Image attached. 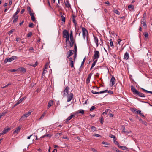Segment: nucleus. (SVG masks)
Listing matches in <instances>:
<instances>
[{
    "label": "nucleus",
    "mask_w": 152,
    "mask_h": 152,
    "mask_svg": "<svg viewBox=\"0 0 152 152\" xmlns=\"http://www.w3.org/2000/svg\"><path fill=\"white\" fill-rule=\"evenodd\" d=\"M131 90L134 94L141 97H145V95L143 93L139 92L133 86H131Z\"/></svg>",
    "instance_id": "f257e3e1"
},
{
    "label": "nucleus",
    "mask_w": 152,
    "mask_h": 152,
    "mask_svg": "<svg viewBox=\"0 0 152 152\" xmlns=\"http://www.w3.org/2000/svg\"><path fill=\"white\" fill-rule=\"evenodd\" d=\"M17 58L15 56H13L10 58H7L5 59L4 62V63H6L7 62H10L16 59Z\"/></svg>",
    "instance_id": "f03ea898"
},
{
    "label": "nucleus",
    "mask_w": 152,
    "mask_h": 152,
    "mask_svg": "<svg viewBox=\"0 0 152 152\" xmlns=\"http://www.w3.org/2000/svg\"><path fill=\"white\" fill-rule=\"evenodd\" d=\"M94 54L93 56L94 60H96L97 61L99 57L100 53L98 51H95L94 52Z\"/></svg>",
    "instance_id": "7ed1b4c3"
},
{
    "label": "nucleus",
    "mask_w": 152,
    "mask_h": 152,
    "mask_svg": "<svg viewBox=\"0 0 152 152\" xmlns=\"http://www.w3.org/2000/svg\"><path fill=\"white\" fill-rule=\"evenodd\" d=\"M67 97V101L68 102L70 101L73 98V94L72 93H70L69 94H68Z\"/></svg>",
    "instance_id": "20e7f679"
},
{
    "label": "nucleus",
    "mask_w": 152,
    "mask_h": 152,
    "mask_svg": "<svg viewBox=\"0 0 152 152\" xmlns=\"http://www.w3.org/2000/svg\"><path fill=\"white\" fill-rule=\"evenodd\" d=\"M69 87L68 86H66L64 91V93L63 94V96H65L67 95L68 94L69 90Z\"/></svg>",
    "instance_id": "39448f33"
},
{
    "label": "nucleus",
    "mask_w": 152,
    "mask_h": 152,
    "mask_svg": "<svg viewBox=\"0 0 152 152\" xmlns=\"http://www.w3.org/2000/svg\"><path fill=\"white\" fill-rule=\"evenodd\" d=\"M63 37L64 38L69 37V33L66 30H64L63 31Z\"/></svg>",
    "instance_id": "423d86ee"
},
{
    "label": "nucleus",
    "mask_w": 152,
    "mask_h": 152,
    "mask_svg": "<svg viewBox=\"0 0 152 152\" xmlns=\"http://www.w3.org/2000/svg\"><path fill=\"white\" fill-rule=\"evenodd\" d=\"M115 82V79L113 76L110 81V83L111 86L114 85Z\"/></svg>",
    "instance_id": "0eeeda50"
},
{
    "label": "nucleus",
    "mask_w": 152,
    "mask_h": 152,
    "mask_svg": "<svg viewBox=\"0 0 152 152\" xmlns=\"http://www.w3.org/2000/svg\"><path fill=\"white\" fill-rule=\"evenodd\" d=\"M18 16L17 15H15L14 14L12 18V19H13V23H15L17 22L18 20Z\"/></svg>",
    "instance_id": "6e6552de"
},
{
    "label": "nucleus",
    "mask_w": 152,
    "mask_h": 152,
    "mask_svg": "<svg viewBox=\"0 0 152 152\" xmlns=\"http://www.w3.org/2000/svg\"><path fill=\"white\" fill-rule=\"evenodd\" d=\"M10 130V129L9 128H7L6 129H5L3 131L2 133H0V135H3L7 132L9 131Z\"/></svg>",
    "instance_id": "1a4fd4ad"
},
{
    "label": "nucleus",
    "mask_w": 152,
    "mask_h": 152,
    "mask_svg": "<svg viewBox=\"0 0 152 152\" xmlns=\"http://www.w3.org/2000/svg\"><path fill=\"white\" fill-rule=\"evenodd\" d=\"M26 97H24L23 98H22L21 99H20L19 101H18L14 105V107H15L18 104L20 103L24 99H26Z\"/></svg>",
    "instance_id": "9d476101"
},
{
    "label": "nucleus",
    "mask_w": 152,
    "mask_h": 152,
    "mask_svg": "<svg viewBox=\"0 0 152 152\" xmlns=\"http://www.w3.org/2000/svg\"><path fill=\"white\" fill-rule=\"evenodd\" d=\"M92 74L93 73H90L88 75V77L86 80V83L87 84H88L90 82L91 77Z\"/></svg>",
    "instance_id": "9b49d317"
},
{
    "label": "nucleus",
    "mask_w": 152,
    "mask_h": 152,
    "mask_svg": "<svg viewBox=\"0 0 152 152\" xmlns=\"http://www.w3.org/2000/svg\"><path fill=\"white\" fill-rule=\"evenodd\" d=\"M64 3L66 7V8H69L71 7V5L69 3V1L68 0H66V1H64Z\"/></svg>",
    "instance_id": "f8f14e48"
},
{
    "label": "nucleus",
    "mask_w": 152,
    "mask_h": 152,
    "mask_svg": "<svg viewBox=\"0 0 152 152\" xmlns=\"http://www.w3.org/2000/svg\"><path fill=\"white\" fill-rule=\"evenodd\" d=\"M70 39V41H69V42L70 46L71 47H72L73 45L74 41H74V38H72Z\"/></svg>",
    "instance_id": "ddd939ff"
},
{
    "label": "nucleus",
    "mask_w": 152,
    "mask_h": 152,
    "mask_svg": "<svg viewBox=\"0 0 152 152\" xmlns=\"http://www.w3.org/2000/svg\"><path fill=\"white\" fill-rule=\"evenodd\" d=\"M18 71H20L21 72L25 73L26 72V70L25 68L23 67H20L18 69Z\"/></svg>",
    "instance_id": "4468645a"
},
{
    "label": "nucleus",
    "mask_w": 152,
    "mask_h": 152,
    "mask_svg": "<svg viewBox=\"0 0 152 152\" xmlns=\"http://www.w3.org/2000/svg\"><path fill=\"white\" fill-rule=\"evenodd\" d=\"M82 35H86V34H88V31L86 28L84 27L82 28Z\"/></svg>",
    "instance_id": "2eb2a0df"
},
{
    "label": "nucleus",
    "mask_w": 152,
    "mask_h": 152,
    "mask_svg": "<svg viewBox=\"0 0 152 152\" xmlns=\"http://www.w3.org/2000/svg\"><path fill=\"white\" fill-rule=\"evenodd\" d=\"M73 54V50H69V52H68L67 53V58H69Z\"/></svg>",
    "instance_id": "dca6fc26"
},
{
    "label": "nucleus",
    "mask_w": 152,
    "mask_h": 152,
    "mask_svg": "<svg viewBox=\"0 0 152 152\" xmlns=\"http://www.w3.org/2000/svg\"><path fill=\"white\" fill-rule=\"evenodd\" d=\"M94 42L96 45V47H98L99 45L98 39L97 37L95 36H94Z\"/></svg>",
    "instance_id": "f3484780"
},
{
    "label": "nucleus",
    "mask_w": 152,
    "mask_h": 152,
    "mask_svg": "<svg viewBox=\"0 0 152 152\" xmlns=\"http://www.w3.org/2000/svg\"><path fill=\"white\" fill-rule=\"evenodd\" d=\"M53 101L52 100H51L49 102L48 105V109H49L50 107L53 105Z\"/></svg>",
    "instance_id": "a211bd4d"
},
{
    "label": "nucleus",
    "mask_w": 152,
    "mask_h": 152,
    "mask_svg": "<svg viewBox=\"0 0 152 152\" xmlns=\"http://www.w3.org/2000/svg\"><path fill=\"white\" fill-rule=\"evenodd\" d=\"M91 93H92L93 94H102L104 93V91H101L99 92H96V91H95L94 90H92L91 91Z\"/></svg>",
    "instance_id": "6ab92c4d"
},
{
    "label": "nucleus",
    "mask_w": 152,
    "mask_h": 152,
    "mask_svg": "<svg viewBox=\"0 0 152 152\" xmlns=\"http://www.w3.org/2000/svg\"><path fill=\"white\" fill-rule=\"evenodd\" d=\"M129 57V54L127 52H126L124 56V59H125L126 60H127Z\"/></svg>",
    "instance_id": "aec40b11"
},
{
    "label": "nucleus",
    "mask_w": 152,
    "mask_h": 152,
    "mask_svg": "<svg viewBox=\"0 0 152 152\" xmlns=\"http://www.w3.org/2000/svg\"><path fill=\"white\" fill-rule=\"evenodd\" d=\"M75 117V116L74 115H71L70 116L68 117L66 119L65 122H66L69 121L72 118L74 117Z\"/></svg>",
    "instance_id": "412c9836"
},
{
    "label": "nucleus",
    "mask_w": 152,
    "mask_h": 152,
    "mask_svg": "<svg viewBox=\"0 0 152 152\" xmlns=\"http://www.w3.org/2000/svg\"><path fill=\"white\" fill-rule=\"evenodd\" d=\"M21 128V127L20 126L17 127L15 130L14 131L13 133L14 134L16 133H18L19 132Z\"/></svg>",
    "instance_id": "4be33fe9"
},
{
    "label": "nucleus",
    "mask_w": 152,
    "mask_h": 152,
    "mask_svg": "<svg viewBox=\"0 0 152 152\" xmlns=\"http://www.w3.org/2000/svg\"><path fill=\"white\" fill-rule=\"evenodd\" d=\"M30 15L31 18V20L33 22L35 21V19L34 17V13H31L30 14Z\"/></svg>",
    "instance_id": "5701e85b"
},
{
    "label": "nucleus",
    "mask_w": 152,
    "mask_h": 152,
    "mask_svg": "<svg viewBox=\"0 0 152 152\" xmlns=\"http://www.w3.org/2000/svg\"><path fill=\"white\" fill-rule=\"evenodd\" d=\"M141 23L142 24H143L144 27L145 28L147 27V25L144 19H143L142 21H141Z\"/></svg>",
    "instance_id": "b1692460"
},
{
    "label": "nucleus",
    "mask_w": 152,
    "mask_h": 152,
    "mask_svg": "<svg viewBox=\"0 0 152 152\" xmlns=\"http://www.w3.org/2000/svg\"><path fill=\"white\" fill-rule=\"evenodd\" d=\"M81 113L82 115H83L84 114V112L83 110L82 109L79 110L77 112L75 113L78 114V113Z\"/></svg>",
    "instance_id": "393cba45"
},
{
    "label": "nucleus",
    "mask_w": 152,
    "mask_h": 152,
    "mask_svg": "<svg viewBox=\"0 0 152 152\" xmlns=\"http://www.w3.org/2000/svg\"><path fill=\"white\" fill-rule=\"evenodd\" d=\"M118 147L122 150H127L128 149V148L125 146H120L119 145H118Z\"/></svg>",
    "instance_id": "a878e982"
},
{
    "label": "nucleus",
    "mask_w": 152,
    "mask_h": 152,
    "mask_svg": "<svg viewBox=\"0 0 152 152\" xmlns=\"http://www.w3.org/2000/svg\"><path fill=\"white\" fill-rule=\"evenodd\" d=\"M31 113V112L29 111L28 113H26L25 114L23 115L26 118L28 117Z\"/></svg>",
    "instance_id": "bb28decb"
},
{
    "label": "nucleus",
    "mask_w": 152,
    "mask_h": 152,
    "mask_svg": "<svg viewBox=\"0 0 152 152\" xmlns=\"http://www.w3.org/2000/svg\"><path fill=\"white\" fill-rule=\"evenodd\" d=\"M132 111L134 113L137 114L139 110H138L136 108H133L132 109Z\"/></svg>",
    "instance_id": "cd10ccee"
},
{
    "label": "nucleus",
    "mask_w": 152,
    "mask_h": 152,
    "mask_svg": "<svg viewBox=\"0 0 152 152\" xmlns=\"http://www.w3.org/2000/svg\"><path fill=\"white\" fill-rule=\"evenodd\" d=\"M27 10L28 12H29L30 15L31 13H33L32 12L30 8V7L29 6L27 7Z\"/></svg>",
    "instance_id": "c85d7f7f"
},
{
    "label": "nucleus",
    "mask_w": 152,
    "mask_h": 152,
    "mask_svg": "<svg viewBox=\"0 0 152 152\" xmlns=\"http://www.w3.org/2000/svg\"><path fill=\"white\" fill-rule=\"evenodd\" d=\"M26 118L23 115L20 118L19 120L20 121H22L24 120Z\"/></svg>",
    "instance_id": "c756f323"
},
{
    "label": "nucleus",
    "mask_w": 152,
    "mask_h": 152,
    "mask_svg": "<svg viewBox=\"0 0 152 152\" xmlns=\"http://www.w3.org/2000/svg\"><path fill=\"white\" fill-rule=\"evenodd\" d=\"M47 72V71L46 70H44L43 71V72L42 73V78L45 77V73H46Z\"/></svg>",
    "instance_id": "7c9ffc66"
},
{
    "label": "nucleus",
    "mask_w": 152,
    "mask_h": 152,
    "mask_svg": "<svg viewBox=\"0 0 152 152\" xmlns=\"http://www.w3.org/2000/svg\"><path fill=\"white\" fill-rule=\"evenodd\" d=\"M61 21L63 22H65V18L63 15L61 16Z\"/></svg>",
    "instance_id": "2f4dec72"
},
{
    "label": "nucleus",
    "mask_w": 152,
    "mask_h": 152,
    "mask_svg": "<svg viewBox=\"0 0 152 152\" xmlns=\"http://www.w3.org/2000/svg\"><path fill=\"white\" fill-rule=\"evenodd\" d=\"M20 10V9L19 7H18L17 8V10L16 11V12L14 13V14L15 15H17L19 12Z\"/></svg>",
    "instance_id": "473e14b6"
},
{
    "label": "nucleus",
    "mask_w": 152,
    "mask_h": 152,
    "mask_svg": "<svg viewBox=\"0 0 152 152\" xmlns=\"http://www.w3.org/2000/svg\"><path fill=\"white\" fill-rule=\"evenodd\" d=\"M60 4V2H59V3H58V4L56 5V7L59 9V10H61L62 9L61 7L59 6Z\"/></svg>",
    "instance_id": "72a5a7b5"
},
{
    "label": "nucleus",
    "mask_w": 152,
    "mask_h": 152,
    "mask_svg": "<svg viewBox=\"0 0 152 152\" xmlns=\"http://www.w3.org/2000/svg\"><path fill=\"white\" fill-rule=\"evenodd\" d=\"M110 45L111 47H113L114 46L113 44V41H112V39H110Z\"/></svg>",
    "instance_id": "f704fd0d"
},
{
    "label": "nucleus",
    "mask_w": 152,
    "mask_h": 152,
    "mask_svg": "<svg viewBox=\"0 0 152 152\" xmlns=\"http://www.w3.org/2000/svg\"><path fill=\"white\" fill-rule=\"evenodd\" d=\"M94 62L92 64V67H94L95 65L97 63V61L96 60H94Z\"/></svg>",
    "instance_id": "c9c22d12"
},
{
    "label": "nucleus",
    "mask_w": 152,
    "mask_h": 152,
    "mask_svg": "<svg viewBox=\"0 0 152 152\" xmlns=\"http://www.w3.org/2000/svg\"><path fill=\"white\" fill-rule=\"evenodd\" d=\"M74 49L75 50V55L76 53H77V47L76 46V44H75V45Z\"/></svg>",
    "instance_id": "e433bc0d"
},
{
    "label": "nucleus",
    "mask_w": 152,
    "mask_h": 152,
    "mask_svg": "<svg viewBox=\"0 0 152 152\" xmlns=\"http://www.w3.org/2000/svg\"><path fill=\"white\" fill-rule=\"evenodd\" d=\"M113 12L115 13L118 15H119L120 14V12L117 10H113Z\"/></svg>",
    "instance_id": "4c0bfd02"
},
{
    "label": "nucleus",
    "mask_w": 152,
    "mask_h": 152,
    "mask_svg": "<svg viewBox=\"0 0 152 152\" xmlns=\"http://www.w3.org/2000/svg\"><path fill=\"white\" fill-rule=\"evenodd\" d=\"M128 8H131L132 10L134 9V6L132 4H130L128 6Z\"/></svg>",
    "instance_id": "58836bf2"
},
{
    "label": "nucleus",
    "mask_w": 152,
    "mask_h": 152,
    "mask_svg": "<svg viewBox=\"0 0 152 152\" xmlns=\"http://www.w3.org/2000/svg\"><path fill=\"white\" fill-rule=\"evenodd\" d=\"M86 57H85L84 58L83 61L81 63V67H82V66L84 64V62H85V60H86Z\"/></svg>",
    "instance_id": "ea45409f"
},
{
    "label": "nucleus",
    "mask_w": 152,
    "mask_h": 152,
    "mask_svg": "<svg viewBox=\"0 0 152 152\" xmlns=\"http://www.w3.org/2000/svg\"><path fill=\"white\" fill-rule=\"evenodd\" d=\"M73 38V33L72 31H70V39Z\"/></svg>",
    "instance_id": "a19ab883"
},
{
    "label": "nucleus",
    "mask_w": 152,
    "mask_h": 152,
    "mask_svg": "<svg viewBox=\"0 0 152 152\" xmlns=\"http://www.w3.org/2000/svg\"><path fill=\"white\" fill-rule=\"evenodd\" d=\"M65 38H66L65 42L66 44H67V42H69V37H65Z\"/></svg>",
    "instance_id": "79ce46f5"
},
{
    "label": "nucleus",
    "mask_w": 152,
    "mask_h": 152,
    "mask_svg": "<svg viewBox=\"0 0 152 152\" xmlns=\"http://www.w3.org/2000/svg\"><path fill=\"white\" fill-rule=\"evenodd\" d=\"M96 128L94 126H92L91 127V130L92 131H93V132H94L95 130H96Z\"/></svg>",
    "instance_id": "37998d69"
},
{
    "label": "nucleus",
    "mask_w": 152,
    "mask_h": 152,
    "mask_svg": "<svg viewBox=\"0 0 152 152\" xmlns=\"http://www.w3.org/2000/svg\"><path fill=\"white\" fill-rule=\"evenodd\" d=\"M95 107L94 106H92L90 109V110L91 111H93L94 109H95Z\"/></svg>",
    "instance_id": "c03bdc74"
},
{
    "label": "nucleus",
    "mask_w": 152,
    "mask_h": 152,
    "mask_svg": "<svg viewBox=\"0 0 152 152\" xmlns=\"http://www.w3.org/2000/svg\"><path fill=\"white\" fill-rule=\"evenodd\" d=\"M15 31V29H12V30H11L9 32V33H8V34H9V35H10L11 34H12L13 32L14 31Z\"/></svg>",
    "instance_id": "a18cd8bd"
},
{
    "label": "nucleus",
    "mask_w": 152,
    "mask_h": 152,
    "mask_svg": "<svg viewBox=\"0 0 152 152\" xmlns=\"http://www.w3.org/2000/svg\"><path fill=\"white\" fill-rule=\"evenodd\" d=\"M32 33L30 32L27 35V37H30L32 35Z\"/></svg>",
    "instance_id": "49530a36"
},
{
    "label": "nucleus",
    "mask_w": 152,
    "mask_h": 152,
    "mask_svg": "<svg viewBox=\"0 0 152 152\" xmlns=\"http://www.w3.org/2000/svg\"><path fill=\"white\" fill-rule=\"evenodd\" d=\"M104 120V118L103 117L101 116L100 118V122L102 124L103 123V121Z\"/></svg>",
    "instance_id": "de8ad7c7"
},
{
    "label": "nucleus",
    "mask_w": 152,
    "mask_h": 152,
    "mask_svg": "<svg viewBox=\"0 0 152 152\" xmlns=\"http://www.w3.org/2000/svg\"><path fill=\"white\" fill-rule=\"evenodd\" d=\"M46 113L45 112H44L42 114L40 118L39 119H41L43 117H44V116L46 114Z\"/></svg>",
    "instance_id": "09e8293b"
},
{
    "label": "nucleus",
    "mask_w": 152,
    "mask_h": 152,
    "mask_svg": "<svg viewBox=\"0 0 152 152\" xmlns=\"http://www.w3.org/2000/svg\"><path fill=\"white\" fill-rule=\"evenodd\" d=\"M102 143L103 144H105V145H109V143H108L107 142H104V141L102 142Z\"/></svg>",
    "instance_id": "8fccbe9b"
},
{
    "label": "nucleus",
    "mask_w": 152,
    "mask_h": 152,
    "mask_svg": "<svg viewBox=\"0 0 152 152\" xmlns=\"http://www.w3.org/2000/svg\"><path fill=\"white\" fill-rule=\"evenodd\" d=\"M141 89H142L144 92L146 93H149V91L143 88H141Z\"/></svg>",
    "instance_id": "3c124183"
},
{
    "label": "nucleus",
    "mask_w": 152,
    "mask_h": 152,
    "mask_svg": "<svg viewBox=\"0 0 152 152\" xmlns=\"http://www.w3.org/2000/svg\"><path fill=\"white\" fill-rule=\"evenodd\" d=\"M7 113V111H4L2 112L1 114L2 115V116H3V115H5Z\"/></svg>",
    "instance_id": "603ef678"
},
{
    "label": "nucleus",
    "mask_w": 152,
    "mask_h": 152,
    "mask_svg": "<svg viewBox=\"0 0 152 152\" xmlns=\"http://www.w3.org/2000/svg\"><path fill=\"white\" fill-rule=\"evenodd\" d=\"M141 116L142 118H143L144 119H145V117L144 116L143 114L141 113V114L139 115Z\"/></svg>",
    "instance_id": "864d4df0"
},
{
    "label": "nucleus",
    "mask_w": 152,
    "mask_h": 152,
    "mask_svg": "<svg viewBox=\"0 0 152 152\" xmlns=\"http://www.w3.org/2000/svg\"><path fill=\"white\" fill-rule=\"evenodd\" d=\"M70 64V66L72 68L74 66V64H73V61H71Z\"/></svg>",
    "instance_id": "5fc2aeb1"
},
{
    "label": "nucleus",
    "mask_w": 152,
    "mask_h": 152,
    "mask_svg": "<svg viewBox=\"0 0 152 152\" xmlns=\"http://www.w3.org/2000/svg\"><path fill=\"white\" fill-rule=\"evenodd\" d=\"M105 113H107H107H109L111 111V110L110 109H106L105 110Z\"/></svg>",
    "instance_id": "6e6d98bb"
},
{
    "label": "nucleus",
    "mask_w": 152,
    "mask_h": 152,
    "mask_svg": "<svg viewBox=\"0 0 152 152\" xmlns=\"http://www.w3.org/2000/svg\"><path fill=\"white\" fill-rule=\"evenodd\" d=\"M34 24L32 23H30L29 25V27L30 28H33Z\"/></svg>",
    "instance_id": "4d7b16f0"
},
{
    "label": "nucleus",
    "mask_w": 152,
    "mask_h": 152,
    "mask_svg": "<svg viewBox=\"0 0 152 152\" xmlns=\"http://www.w3.org/2000/svg\"><path fill=\"white\" fill-rule=\"evenodd\" d=\"M91 151L93 152H97V151L94 148H91Z\"/></svg>",
    "instance_id": "13d9d810"
},
{
    "label": "nucleus",
    "mask_w": 152,
    "mask_h": 152,
    "mask_svg": "<svg viewBox=\"0 0 152 152\" xmlns=\"http://www.w3.org/2000/svg\"><path fill=\"white\" fill-rule=\"evenodd\" d=\"M108 115L110 117H112L114 115L113 114H111L110 113V112L109 113H108Z\"/></svg>",
    "instance_id": "bf43d9fd"
},
{
    "label": "nucleus",
    "mask_w": 152,
    "mask_h": 152,
    "mask_svg": "<svg viewBox=\"0 0 152 152\" xmlns=\"http://www.w3.org/2000/svg\"><path fill=\"white\" fill-rule=\"evenodd\" d=\"M38 64V63L37 62V61H36L35 63V64H34V65H31V66L34 67H35Z\"/></svg>",
    "instance_id": "052dcab7"
},
{
    "label": "nucleus",
    "mask_w": 152,
    "mask_h": 152,
    "mask_svg": "<svg viewBox=\"0 0 152 152\" xmlns=\"http://www.w3.org/2000/svg\"><path fill=\"white\" fill-rule=\"evenodd\" d=\"M45 137H51V135L49 134H45Z\"/></svg>",
    "instance_id": "680f3d73"
},
{
    "label": "nucleus",
    "mask_w": 152,
    "mask_h": 152,
    "mask_svg": "<svg viewBox=\"0 0 152 152\" xmlns=\"http://www.w3.org/2000/svg\"><path fill=\"white\" fill-rule=\"evenodd\" d=\"M94 136L98 137H101V135L96 134H94Z\"/></svg>",
    "instance_id": "e2e57ef3"
},
{
    "label": "nucleus",
    "mask_w": 152,
    "mask_h": 152,
    "mask_svg": "<svg viewBox=\"0 0 152 152\" xmlns=\"http://www.w3.org/2000/svg\"><path fill=\"white\" fill-rule=\"evenodd\" d=\"M10 71L11 72H13L18 71V69H12L10 70Z\"/></svg>",
    "instance_id": "0e129e2a"
},
{
    "label": "nucleus",
    "mask_w": 152,
    "mask_h": 152,
    "mask_svg": "<svg viewBox=\"0 0 152 152\" xmlns=\"http://www.w3.org/2000/svg\"><path fill=\"white\" fill-rule=\"evenodd\" d=\"M72 19H75V18L76 17V16L75 15H74V14H72Z\"/></svg>",
    "instance_id": "69168bd1"
},
{
    "label": "nucleus",
    "mask_w": 152,
    "mask_h": 152,
    "mask_svg": "<svg viewBox=\"0 0 152 152\" xmlns=\"http://www.w3.org/2000/svg\"><path fill=\"white\" fill-rule=\"evenodd\" d=\"M146 16V14L145 13H144V14H143V18H145Z\"/></svg>",
    "instance_id": "338daca9"
},
{
    "label": "nucleus",
    "mask_w": 152,
    "mask_h": 152,
    "mask_svg": "<svg viewBox=\"0 0 152 152\" xmlns=\"http://www.w3.org/2000/svg\"><path fill=\"white\" fill-rule=\"evenodd\" d=\"M108 93H109V94H113V91H111V90H109L108 91Z\"/></svg>",
    "instance_id": "774afa93"
}]
</instances>
